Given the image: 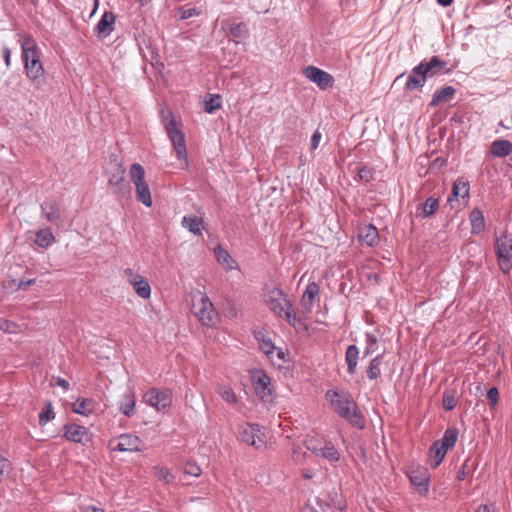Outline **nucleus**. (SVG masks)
Segmentation results:
<instances>
[{
  "label": "nucleus",
  "mask_w": 512,
  "mask_h": 512,
  "mask_svg": "<svg viewBox=\"0 0 512 512\" xmlns=\"http://www.w3.org/2000/svg\"><path fill=\"white\" fill-rule=\"evenodd\" d=\"M11 469V462L0 454V482L3 479L5 473L9 472Z\"/></svg>",
  "instance_id": "09e8293b"
},
{
  "label": "nucleus",
  "mask_w": 512,
  "mask_h": 512,
  "mask_svg": "<svg viewBox=\"0 0 512 512\" xmlns=\"http://www.w3.org/2000/svg\"><path fill=\"white\" fill-rule=\"evenodd\" d=\"M115 171L109 175L108 184L117 187L119 192L123 191L125 170L120 163H115Z\"/></svg>",
  "instance_id": "c85d7f7f"
},
{
  "label": "nucleus",
  "mask_w": 512,
  "mask_h": 512,
  "mask_svg": "<svg viewBox=\"0 0 512 512\" xmlns=\"http://www.w3.org/2000/svg\"><path fill=\"white\" fill-rule=\"evenodd\" d=\"M143 402L164 412L172 404V392L166 388H151L144 393Z\"/></svg>",
  "instance_id": "6e6552de"
},
{
  "label": "nucleus",
  "mask_w": 512,
  "mask_h": 512,
  "mask_svg": "<svg viewBox=\"0 0 512 512\" xmlns=\"http://www.w3.org/2000/svg\"><path fill=\"white\" fill-rule=\"evenodd\" d=\"M98 7H99V0H93V9L91 11L90 17H92L96 13Z\"/></svg>",
  "instance_id": "052dcab7"
},
{
  "label": "nucleus",
  "mask_w": 512,
  "mask_h": 512,
  "mask_svg": "<svg viewBox=\"0 0 512 512\" xmlns=\"http://www.w3.org/2000/svg\"><path fill=\"white\" fill-rule=\"evenodd\" d=\"M495 253L500 270L508 274L512 269V237L506 232L496 237Z\"/></svg>",
  "instance_id": "39448f33"
},
{
  "label": "nucleus",
  "mask_w": 512,
  "mask_h": 512,
  "mask_svg": "<svg viewBox=\"0 0 512 512\" xmlns=\"http://www.w3.org/2000/svg\"><path fill=\"white\" fill-rule=\"evenodd\" d=\"M82 512H104V510L93 506H89L86 507Z\"/></svg>",
  "instance_id": "bf43d9fd"
},
{
  "label": "nucleus",
  "mask_w": 512,
  "mask_h": 512,
  "mask_svg": "<svg viewBox=\"0 0 512 512\" xmlns=\"http://www.w3.org/2000/svg\"><path fill=\"white\" fill-rule=\"evenodd\" d=\"M248 29L245 23H234L230 26V35L234 39H243L247 36ZM236 43H238V40H235Z\"/></svg>",
  "instance_id": "4c0bfd02"
},
{
  "label": "nucleus",
  "mask_w": 512,
  "mask_h": 512,
  "mask_svg": "<svg viewBox=\"0 0 512 512\" xmlns=\"http://www.w3.org/2000/svg\"><path fill=\"white\" fill-rule=\"evenodd\" d=\"M35 283V279H29V280H20L18 284V289L25 290L28 286L33 285Z\"/></svg>",
  "instance_id": "6e6d98bb"
},
{
  "label": "nucleus",
  "mask_w": 512,
  "mask_h": 512,
  "mask_svg": "<svg viewBox=\"0 0 512 512\" xmlns=\"http://www.w3.org/2000/svg\"><path fill=\"white\" fill-rule=\"evenodd\" d=\"M184 473L197 477L201 474V468L194 462H187L184 466Z\"/></svg>",
  "instance_id": "49530a36"
},
{
  "label": "nucleus",
  "mask_w": 512,
  "mask_h": 512,
  "mask_svg": "<svg viewBox=\"0 0 512 512\" xmlns=\"http://www.w3.org/2000/svg\"><path fill=\"white\" fill-rule=\"evenodd\" d=\"M456 406V400L453 396L444 394L443 395V407L445 410L450 411Z\"/></svg>",
  "instance_id": "8fccbe9b"
},
{
  "label": "nucleus",
  "mask_w": 512,
  "mask_h": 512,
  "mask_svg": "<svg viewBox=\"0 0 512 512\" xmlns=\"http://www.w3.org/2000/svg\"><path fill=\"white\" fill-rule=\"evenodd\" d=\"M217 393L222 397V399L229 404H236L238 398L233 391V389L228 385H220L217 388Z\"/></svg>",
  "instance_id": "e433bc0d"
},
{
  "label": "nucleus",
  "mask_w": 512,
  "mask_h": 512,
  "mask_svg": "<svg viewBox=\"0 0 512 512\" xmlns=\"http://www.w3.org/2000/svg\"><path fill=\"white\" fill-rule=\"evenodd\" d=\"M110 447L119 452H138L144 449L145 444L134 434H121L118 438L110 441Z\"/></svg>",
  "instance_id": "9d476101"
},
{
  "label": "nucleus",
  "mask_w": 512,
  "mask_h": 512,
  "mask_svg": "<svg viewBox=\"0 0 512 512\" xmlns=\"http://www.w3.org/2000/svg\"><path fill=\"white\" fill-rule=\"evenodd\" d=\"M410 480L414 485L425 486V490H427L428 479L426 477L411 475Z\"/></svg>",
  "instance_id": "603ef678"
},
{
  "label": "nucleus",
  "mask_w": 512,
  "mask_h": 512,
  "mask_svg": "<svg viewBox=\"0 0 512 512\" xmlns=\"http://www.w3.org/2000/svg\"><path fill=\"white\" fill-rule=\"evenodd\" d=\"M302 476L306 479H310L312 478V474L308 471V470H303L302 471Z\"/></svg>",
  "instance_id": "0e129e2a"
},
{
  "label": "nucleus",
  "mask_w": 512,
  "mask_h": 512,
  "mask_svg": "<svg viewBox=\"0 0 512 512\" xmlns=\"http://www.w3.org/2000/svg\"><path fill=\"white\" fill-rule=\"evenodd\" d=\"M321 138H322L321 133L318 130H316L311 137V141H310V149L311 150H316L318 148Z\"/></svg>",
  "instance_id": "3c124183"
},
{
  "label": "nucleus",
  "mask_w": 512,
  "mask_h": 512,
  "mask_svg": "<svg viewBox=\"0 0 512 512\" xmlns=\"http://www.w3.org/2000/svg\"><path fill=\"white\" fill-rule=\"evenodd\" d=\"M319 285L316 282H311L306 286V289L301 298V305L303 308L310 312L316 298L319 295Z\"/></svg>",
  "instance_id": "aec40b11"
},
{
  "label": "nucleus",
  "mask_w": 512,
  "mask_h": 512,
  "mask_svg": "<svg viewBox=\"0 0 512 512\" xmlns=\"http://www.w3.org/2000/svg\"><path fill=\"white\" fill-rule=\"evenodd\" d=\"M55 418L51 402H47L43 410L39 413V424L45 426L49 421Z\"/></svg>",
  "instance_id": "ea45409f"
},
{
  "label": "nucleus",
  "mask_w": 512,
  "mask_h": 512,
  "mask_svg": "<svg viewBox=\"0 0 512 512\" xmlns=\"http://www.w3.org/2000/svg\"><path fill=\"white\" fill-rule=\"evenodd\" d=\"M192 312L198 320L205 326H212L217 319V312L210 299L206 295H201L192 305Z\"/></svg>",
  "instance_id": "0eeeda50"
},
{
  "label": "nucleus",
  "mask_w": 512,
  "mask_h": 512,
  "mask_svg": "<svg viewBox=\"0 0 512 512\" xmlns=\"http://www.w3.org/2000/svg\"><path fill=\"white\" fill-rule=\"evenodd\" d=\"M476 512H491V509L488 505H483L480 506Z\"/></svg>",
  "instance_id": "e2e57ef3"
},
{
  "label": "nucleus",
  "mask_w": 512,
  "mask_h": 512,
  "mask_svg": "<svg viewBox=\"0 0 512 512\" xmlns=\"http://www.w3.org/2000/svg\"><path fill=\"white\" fill-rule=\"evenodd\" d=\"M307 449L313 454L331 463L337 462L340 459V453L331 442H325L322 446L317 445L314 441L309 440L306 442Z\"/></svg>",
  "instance_id": "4468645a"
},
{
  "label": "nucleus",
  "mask_w": 512,
  "mask_h": 512,
  "mask_svg": "<svg viewBox=\"0 0 512 512\" xmlns=\"http://www.w3.org/2000/svg\"><path fill=\"white\" fill-rule=\"evenodd\" d=\"M64 437L74 443L85 445L90 441L89 431L86 427L75 423L65 424Z\"/></svg>",
  "instance_id": "2eb2a0df"
},
{
  "label": "nucleus",
  "mask_w": 512,
  "mask_h": 512,
  "mask_svg": "<svg viewBox=\"0 0 512 512\" xmlns=\"http://www.w3.org/2000/svg\"><path fill=\"white\" fill-rule=\"evenodd\" d=\"M141 5L147 4L150 0H137Z\"/></svg>",
  "instance_id": "69168bd1"
},
{
  "label": "nucleus",
  "mask_w": 512,
  "mask_h": 512,
  "mask_svg": "<svg viewBox=\"0 0 512 512\" xmlns=\"http://www.w3.org/2000/svg\"><path fill=\"white\" fill-rule=\"evenodd\" d=\"M55 385L62 387L64 390L69 389V382L63 378H57Z\"/></svg>",
  "instance_id": "13d9d810"
},
{
  "label": "nucleus",
  "mask_w": 512,
  "mask_h": 512,
  "mask_svg": "<svg viewBox=\"0 0 512 512\" xmlns=\"http://www.w3.org/2000/svg\"><path fill=\"white\" fill-rule=\"evenodd\" d=\"M24 69L27 77L33 81L37 87H40L44 83L45 70L39 60H30V62L24 63Z\"/></svg>",
  "instance_id": "a211bd4d"
},
{
  "label": "nucleus",
  "mask_w": 512,
  "mask_h": 512,
  "mask_svg": "<svg viewBox=\"0 0 512 512\" xmlns=\"http://www.w3.org/2000/svg\"><path fill=\"white\" fill-rule=\"evenodd\" d=\"M129 176L135 185L137 200L146 207H151L152 196L148 183L145 180V170L143 166L139 163L132 164L129 170Z\"/></svg>",
  "instance_id": "20e7f679"
},
{
  "label": "nucleus",
  "mask_w": 512,
  "mask_h": 512,
  "mask_svg": "<svg viewBox=\"0 0 512 512\" xmlns=\"http://www.w3.org/2000/svg\"><path fill=\"white\" fill-rule=\"evenodd\" d=\"M283 318L294 328L301 329L305 325L301 321V319L297 316V314L294 312V308H290L289 311H287Z\"/></svg>",
  "instance_id": "a19ab883"
},
{
  "label": "nucleus",
  "mask_w": 512,
  "mask_h": 512,
  "mask_svg": "<svg viewBox=\"0 0 512 512\" xmlns=\"http://www.w3.org/2000/svg\"><path fill=\"white\" fill-rule=\"evenodd\" d=\"M456 90L452 86H445L441 89H438L434 92L432 99L429 103V107H436L442 103L449 102L453 99Z\"/></svg>",
  "instance_id": "412c9836"
},
{
  "label": "nucleus",
  "mask_w": 512,
  "mask_h": 512,
  "mask_svg": "<svg viewBox=\"0 0 512 512\" xmlns=\"http://www.w3.org/2000/svg\"><path fill=\"white\" fill-rule=\"evenodd\" d=\"M278 359L282 362H285V352L281 348H277L274 353V360Z\"/></svg>",
  "instance_id": "4d7b16f0"
},
{
  "label": "nucleus",
  "mask_w": 512,
  "mask_h": 512,
  "mask_svg": "<svg viewBox=\"0 0 512 512\" xmlns=\"http://www.w3.org/2000/svg\"><path fill=\"white\" fill-rule=\"evenodd\" d=\"M19 43L22 51L23 62H30V60H39L40 51L38 49L35 39L30 35L19 34Z\"/></svg>",
  "instance_id": "dca6fc26"
},
{
  "label": "nucleus",
  "mask_w": 512,
  "mask_h": 512,
  "mask_svg": "<svg viewBox=\"0 0 512 512\" xmlns=\"http://www.w3.org/2000/svg\"><path fill=\"white\" fill-rule=\"evenodd\" d=\"M447 63L441 60L438 56H433L430 60L421 61L414 67L408 76L405 88L407 90H414L424 86L427 77L441 75L446 69Z\"/></svg>",
  "instance_id": "f03ea898"
},
{
  "label": "nucleus",
  "mask_w": 512,
  "mask_h": 512,
  "mask_svg": "<svg viewBox=\"0 0 512 512\" xmlns=\"http://www.w3.org/2000/svg\"><path fill=\"white\" fill-rule=\"evenodd\" d=\"M214 254L217 262L225 269L232 270L237 268L236 261L231 257L229 252L224 249L221 245H217L214 248Z\"/></svg>",
  "instance_id": "5701e85b"
},
{
  "label": "nucleus",
  "mask_w": 512,
  "mask_h": 512,
  "mask_svg": "<svg viewBox=\"0 0 512 512\" xmlns=\"http://www.w3.org/2000/svg\"><path fill=\"white\" fill-rule=\"evenodd\" d=\"M439 208V200L433 196L427 198L424 202L419 203L415 210V215L418 218H428L432 216Z\"/></svg>",
  "instance_id": "6ab92c4d"
},
{
  "label": "nucleus",
  "mask_w": 512,
  "mask_h": 512,
  "mask_svg": "<svg viewBox=\"0 0 512 512\" xmlns=\"http://www.w3.org/2000/svg\"><path fill=\"white\" fill-rule=\"evenodd\" d=\"M0 330L4 333L16 334L20 331V327L17 323L1 318L0 319Z\"/></svg>",
  "instance_id": "37998d69"
},
{
  "label": "nucleus",
  "mask_w": 512,
  "mask_h": 512,
  "mask_svg": "<svg viewBox=\"0 0 512 512\" xmlns=\"http://www.w3.org/2000/svg\"><path fill=\"white\" fill-rule=\"evenodd\" d=\"M259 348L265 353L271 361H274L275 345L270 339H262L259 342Z\"/></svg>",
  "instance_id": "79ce46f5"
},
{
  "label": "nucleus",
  "mask_w": 512,
  "mask_h": 512,
  "mask_svg": "<svg viewBox=\"0 0 512 512\" xmlns=\"http://www.w3.org/2000/svg\"><path fill=\"white\" fill-rule=\"evenodd\" d=\"M453 0H437V3L443 7H447L452 3Z\"/></svg>",
  "instance_id": "680f3d73"
},
{
  "label": "nucleus",
  "mask_w": 512,
  "mask_h": 512,
  "mask_svg": "<svg viewBox=\"0 0 512 512\" xmlns=\"http://www.w3.org/2000/svg\"><path fill=\"white\" fill-rule=\"evenodd\" d=\"M447 453V449L440 445L437 441H435L429 449V455L433 463L431 464L433 468H436L443 461L445 455Z\"/></svg>",
  "instance_id": "2f4dec72"
},
{
  "label": "nucleus",
  "mask_w": 512,
  "mask_h": 512,
  "mask_svg": "<svg viewBox=\"0 0 512 512\" xmlns=\"http://www.w3.org/2000/svg\"><path fill=\"white\" fill-rule=\"evenodd\" d=\"M162 122L164 128L167 132L168 138L172 142L173 148L176 153V157L178 160L183 162V166L185 168L188 167V159H187V148L185 143L184 134L178 129L177 123L174 120L173 114L171 111L162 110L161 111Z\"/></svg>",
  "instance_id": "7ed1b4c3"
},
{
  "label": "nucleus",
  "mask_w": 512,
  "mask_h": 512,
  "mask_svg": "<svg viewBox=\"0 0 512 512\" xmlns=\"http://www.w3.org/2000/svg\"><path fill=\"white\" fill-rule=\"evenodd\" d=\"M154 473L159 480L164 481L165 483H170L173 478L170 471L164 466H155Z\"/></svg>",
  "instance_id": "a18cd8bd"
},
{
  "label": "nucleus",
  "mask_w": 512,
  "mask_h": 512,
  "mask_svg": "<svg viewBox=\"0 0 512 512\" xmlns=\"http://www.w3.org/2000/svg\"><path fill=\"white\" fill-rule=\"evenodd\" d=\"M115 14L112 11H106L94 28V32L99 39L107 38L114 30Z\"/></svg>",
  "instance_id": "f3484780"
},
{
  "label": "nucleus",
  "mask_w": 512,
  "mask_h": 512,
  "mask_svg": "<svg viewBox=\"0 0 512 512\" xmlns=\"http://www.w3.org/2000/svg\"><path fill=\"white\" fill-rule=\"evenodd\" d=\"M486 398L491 407H495L498 403L499 392L496 387H491L486 394Z\"/></svg>",
  "instance_id": "de8ad7c7"
},
{
  "label": "nucleus",
  "mask_w": 512,
  "mask_h": 512,
  "mask_svg": "<svg viewBox=\"0 0 512 512\" xmlns=\"http://www.w3.org/2000/svg\"><path fill=\"white\" fill-rule=\"evenodd\" d=\"M2 55L7 68L11 66V50L9 47L4 46L2 48Z\"/></svg>",
  "instance_id": "5fc2aeb1"
},
{
  "label": "nucleus",
  "mask_w": 512,
  "mask_h": 512,
  "mask_svg": "<svg viewBox=\"0 0 512 512\" xmlns=\"http://www.w3.org/2000/svg\"><path fill=\"white\" fill-rule=\"evenodd\" d=\"M358 174H359L360 179L363 181L368 182L372 179V172L370 169H368L366 167L361 168L359 170Z\"/></svg>",
  "instance_id": "864d4df0"
},
{
  "label": "nucleus",
  "mask_w": 512,
  "mask_h": 512,
  "mask_svg": "<svg viewBox=\"0 0 512 512\" xmlns=\"http://www.w3.org/2000/svg\"><path fill=\"white\" fill-rule=\"evenodd\" d=\"M378 349V339L373 333L365 334V348L363 351L364 356L374 353Z\"/></svg>",
  "instance_id": "58836bf2"
},
{
  "label": "nucleus",
  "mask_w": 512,
  "mask_h": 512,
  "mask_svg": "<svg viewBox=\"0 0 512 512\" xmlns=\"http://www.w3.org/2000/svg\"><path fill=\"white\" fill-rule=\"evenodd\" d=\"M266 302L271 312L278 317H283L293 306L283 290L276 287L269 291Z\"/></svg>",
  "instance_id": "1a4fd4ad"
},
{
  "label": "nucleus",
  "mask_w": 512,
  "mask_h": 512,
  "mask_svg": "<svg viewBox=\"0 0 512 512\" xmlns=\"http://www.w3.org/2000/svg\"><path fill=\"white\" fill-rule=\"evenodd\" d=\"M359 239L368 246H374L379 241L378 230L372 224H366L359 229Z\"/></svg>",
  "instance_id": "4be33fe9"
},
{
  "label": "nucleus",
  "mask_w": 512,
  "mask_h": 512,
  "mask_svg": "<svg viewBox=\"0 0 512 512\" xmlns=\"http://www.w3.org/2000/svg\"><path fill=\"white\" fill-rule=\"evenodd\" d=\"M303 73L307 79L315 83L322 90H326L333 86V76L320 68L307 66L303 70Z\"/></svg>",
  "instance_id": "ddd939ff"
},
{
  "label": "nucleus",
  "mask_w": 512,
  "mask_h": 512,
  "mask_svg": "<svg viewBox=\"0 0 512 512\" xmlns=\"http://www.w3.org/2000/svg\"><path fill=\"white\" fill-rule=\"evenodd\" d=\"M72 411L76 414L88 416L93 413V401L86 398L77 399L72 405Z\"/></svg>",
  "instance_id": "7c9ffc66"
},
{
  "label": "nucleus",
  "mask_w": 512,
  "mask_h": 512,
  "mask_svg": "<svg viewBox=\"0 0 512 512\" xmlns=\"http://www.w3.org/2000/svg\"><path fill=\"white\" fill-rule=\"evenodd\" d=\"M463 475H464V473L460 474V476H459L458 478H459L460 480H462V479H463Z\"/></svg>",
  "instance_id": "338daca9"
},
{
  "label": "nucleus",
  "mask_w": 512,
  "mask_h": 512,
  "mask_svg": "<svg viewBox=\"0 0 512 512\" xmlns=\"http://www.w3.org/2000/svg\"><path fill=\"white\" fill-rule=\"evenodd\" d=\"M128 283L133 287L135 293L143 298L148 299L151 296V287L148 280L142 275L135 273L131 268L124 271Z\"/></svg>",
  "instance_id": "f8f14e48"
},
{
  "label": "nucleus",
  "mask_w": 512,
  "mask_h": 512,
  "mask_svg": "<svg viewBox=\"0 0 512 512\" xmlns=\"http://www.w3.org/2000/svg\"><path fill=\"white\" fill-rule=\"evenodd\" d=\"M325 398L333 411L353 427L358 429L365 427V419L348 391L328 390Z\"/></svg>",
  "instance_id": "f257e3e1"
},
{
  "label": "nucleus",
  "mask_w": 512,
  "mask_h": 512,
  "mask_svg": "<svg viewBox=\"0 0 512 512\" xmlns=\"http://www.w3.org/2000/svg\"><path fill=\"white\" fill-rule=\"evenodd\" d=\"M182 226L194 235H201L205 229L204 220L198 216H184Z\"/></svg>",
  "instance_id": "393cba45"
},
{
  "label": "nucleus",
  "mask_w": 512,
  "mask_h": 512,
  "mask_svg": "<svg viewBox=\"0 0 512 512\" xmlns=\"http://www.w3.org/2000/svg\"><path fill=\"white\" fill-rule=\"evenodd\" d=\"M239 439L258 450L266 448V435L259 424L244 423L240 425Z\"/></svg>",
  "instance_id": "423d86ee"
},
{
  "label": "nucleus",
  "mask_w": 512,
  "mask_h": 512,
  "mask_svg": "<svg viewBox=\"0 0 512 512\" xmlns=\"http://www.w3.org/2000/svg\"><path fill=\"white\" fill-rule=\"evenodd\" d=\"M41 210L44 217L49 222H55L60 219V211L58 209L57 204L53 201H45L41 205Z\"/></svg>",
  "instance_id": "c756f323"
},
{
  "label": "nucleus",
  "mask_w": 512,
  "mask_h": 512,
  "mask_svg": "<svg viewBox=\"0 0 512 512\" xmlns=\"http://www.w3.org/2000/svg\"><path fill=\"white\" fill-rule=\"evenodd\" d=\"M469 220L471 223V232L473 234H479L485 229V218L479 209L475 208L471 211L469 215Z\"/></svg>",
  "instance_id": "cd10ccee"
},
{
  "label": "nucleus",
  "mask_w": 512,
  "mask_h": 512,
  "mask_svg": "<svg viewBox=\"0 0 512 512\" xmlns=\"http://www.w3.org/2000/svg\"><path fill=\"white\" fill-rule=\"evenodd\" d=\"M359 359V349L356 345H349L345 353V362L347 364V371L353 375L356 372Z\"/></svg>",
  "instance_id": "bb28decb"
},
{
  "label": "nucleus",
  "mask_w": 512,
  "mask_h": 512,
  "mask_svg": "<svg viewBox=\"0 0 512 512\" xmlns=\"http://www.w3.org/2000/svg\"><path fill=\"white\" fill-rule=\"evenodd\" d=\"M135 403V397L132 393H127L123 395V398L120 403L121 412L125 416L130 417L134 413Z\"/></svg>",
  "instance_id": "c9c22d12"
},
{
  "label": "nucleus",
  "mask_w": 512,
  "mask_h": 512,
  "mask_svg": "<svg viewBox=\"0 0 512 512\" xmlns=\"http://www.w3.org/2000/svg\"><path fill=\"white\" fill-rule=\"evenodd\" d=\"M458 434L459 432L457 428H448L444 432L443 437L440 440H437V442L448 450L454 447L458 439Z\"/></svg>",
  "instance_id": "72a5a7b5"
},
{
  "label": "nucleus",
  "mask_w": 512,
  "mask_h": 512,
  "mask_svg": "<svg viewBox=\"0 0 512 512\" xmlns=\"http://www.w3.org/2000/svg\"><path fill=\"white\" fill-rule=\"evenodd\" d=\"M55 241V237L49 228L40 229L36 233L35 243L41 248L49 247Z\"/></svg>",
  "instance_id": "473e14b6"
},
{
  "label": "nucleus",
  "mask_w": 512,
  "mask_h": 512,
  "mask_svg": "<svg viewBox=\"0 0 512 512\" xmlns=\"http://www.w3.org/2000/svg\"><path fill=\"white\" fill-rule=\"evenodd\" d=\"M382 359H383V356L382 355H378L376 357H374L370 363H369V366L367 368V377L370 379V380H375L377 379L380 375H381V364H382Z\"/></svg>",
  "instance_id": "f704fd0d"
},
{
  "label": "nucleus",
  "mask_w": 512,
  "mask_h": 512,
  "mask_svg": "<svg viewBox=\"0 0 512 512\" xmlns=\"http://www.w3.org/2000/svg\"><path fill=\"white\" fill-rule=\"evenodd\" d=\"M468 195L469 182L463 178H458L453 183L451 196L448 197V202L458 200L459 198H466Z\"/></svg>",
  "instance_id": "b1692460"
},
{
  "label": "nucleus",
  "mask_w": 512,
  "mask_h": 512,
  "mask_svg": "<svg viewBox=\"0 0 512 512\" xmlns=\"http://www.w3.org/2000/svg\"><path fill=\"white\" fill-rule=\"evenodd\" d=\"M512 152V143L509 140L498 139L491 143L490 153L495 157H506Z\"/></svg>",
  "instance_id": "a878e982"
},
{
  "label": "nucleus",
  "mask_w": 512,
  "mask_h": 512,
  "mask_svg": "<svg viewBox=\"0 0 512 512\" xmlns=\"http://www.w3.org/2000/svg\"><path fill=\"white\" fill-rule=\"evenodd\" d=\"M253 387L263 402L272 400L271 379L262 370H257L251 377Z\"/></svg>",
  "instance_id": "9b49d317"
},
{
  "label": "nucleus",
  "mask_w": 512,
  "mask_h": 512,
  "mask_svg": "<svg viewBox=\"0 0 512 512\" xmlns=\"http://www.w3.org/2000/svg\"><path fill=\"white\" fill-rule=\"evenodd\" d=\"M220 108V96L217 94H210L209 99L205 101V111L212 113Z\"/></svg>",
  "instance_id": "c03bdc74"
}]
</instances>
